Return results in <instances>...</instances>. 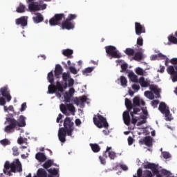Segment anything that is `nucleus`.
Listing matches in <instances>:
<instances>
[{"mask_svg":"<svg viewBox=\"0 0 177 177\" xmlns=\"http://www.w3.org/2000/svg\"><path fill=\"white\" fill-rule=\"evenodd\" d=\"M127 140L129 146H132V145H133V142L135 141V140H133V138L131 136L128 138Z\"/></svg>","mask_w":177,"mask_h":177,"instance_id":"nucleus-57","label":"nucleus"},{"mask_svg":"<svg viewBox=\"0 0 177 177\" xmlns=\"http://www.w3.org/2000/svg\"><path fill=\"white\" fill-rule=\"evenodd\" d=\"M159 111H169V107L165 102H160L158 108Z\"/></svg>","mask_w":177,"mask_h":177,"instance_id":"nucleus-29","label":"nucleus"},{"mask_svg":"<svg viewBox=\"0 0 177 177\" xmlns=\"http://www.w3.org/2000/svg\"><path fill=\"white\" fill-rule=\"evenodd\" d=\"M0 144L5 147L10 145V140H9V139L5 138L0 140Z\"/></svg>","mask_w":177,"mask_h":177,"instance_id":"nucleus-41","label":"nucleus"},{"mask_svg":"<svg viewBox=\"0 0 177 177\" xmlns=\"http://www.w3.org/2000/svg\"><path fill=\"white\" fill-rule=\"evenodd\" d=\"M12 154L15 156H19L20 152H19V148L17 147H12Z\"/></svg>","mask_w":177,"mask_h":177,"instance_id":"nucleus-48","label":"nucleus"},{"mask_svg":"<svg viewBox=\"0 0 177 177\" xmlns=\"http://www.w3.org/2000/svg\"><path fill=\"white\" fill-rule=\"evenodd\" d=\"M90 147L93 153H99L100 151V147L97 144H90Z\"/></svg>","mask_w":177,"mask_h":177,"instance_id":"nucleus-34","label":"nucleus"},{"mask_svg":"<svg viewBox=\"0 0 177 177\" xmlns=\"http://www.w3.org/2000/svg\"><path fill=\"white\" fill-rule=\"evenodd\" d=\"M124 104L128 111H131V110L132 109L134 110L133 103H132V101H131V100L125 98Z\"/></svg>","mask_w":177,"mask_h":177,"instance_id":"nucleus-24","label":"nucleus"},{"mask_svg":"<svg viewBox=\"0 0 177 177\" xmlns=\"http://www.w3.org/2000/svg\"><path fill=\"white\" fill-rule=\"evenodd\" d=\"M142 59L143 53H142L140 51L136 53L134 57H133V59L136 60V62H140V60H142Z\"/></svg>","mask_w":177,"mask_h":177,"instance_id":"nucleus-30","label":"nucleus"},{"mask_svg":"<svg viewBox=\"0 0 177 177\" xmlns=\"http://www.w3.org/2000/svg\"><path fill=\"white\" fill-rule=\"evenodd\" d=\"M122 115L125 125L129 127V125H131V115H129V111H124Z\"/></svg>","mask_w":177,"mask_h":177,"instance_id":"nucleus-18","label":"nucleus"},{"mask_svg":"<svg viewBox=\"0 0 177 177\" xmlns=\"http://www.w3.org/2000/svg\"><path fill=\"white\" fill-rule=\"evenodd\" d=\"M128 77L132 82H139V80L138 79V75L135 74L133 71L129 72L128 74Z\"/></svg>","mask_w":177,"mask_h":177,"instance_id":"nucleus-27","label":"nucleus"},{"mask_svg":"<svg viewBox=\"0 0 177 177\" xmlns=\"http://www.w3.org/2000/svg\"><path fill=\"white\" fill-rule=\"evenodd\" d=\"M39 4L35 3V2H32L28 5V9L30 12H37V10H40Z\"/></svg>","mask_w":177,"mask_h":177,"instance_id":"nucleus-20","label":"nucleus"},{"mask_svg":"<svg viewBox=\"0 0 177 177\" xmlns=\"http://www.w3.org/2000/svg\"><path fill=\"white\" fill-rule=\"evenodd\" d=\"M3 172L8 176H12V172L16 174V172H23V167L21 162L19 159H15L12 162L6 161L4 164V168Z\"/></svg>","mask_w":177,"mask_h":177,"instance_id":"nucleus-2","label":"nucleus"},{"mask_svg":"<svg viewBox=\"0 0 177 177\" xmlns=\"http://www.w3.org/2000/svg\"><path fill=\"white\" fill-rule=\"evenodd\" d=\"M16 11L17 13H24L26 12V6L20 3L19 6L17 8Z\"/></svg>","mask_w":177,"mask_h":177,"instance_id":"nucleus-37","label":"nucleus"},{"mask_svg":"<svg viewBox=\"0 0 177 177\" xmlns=\"http://www.w3.org/2000/svg\"><path fill=\"white\" fill-rule=\"evenodd\" d=\"M169 41L174 45H177V38L174 36H169L168 37Z\"/></svg>","mask_w":177,"mask_h":177,"instance_id":"nucleus-45","label":"nucleus"},{"mask_svg":"<svg viewBox=\"0 0 177 177\" xmlns=\"http://www.w3.org/2000/svg\"><path fill=\"white\" fill-rule=\"evenodd\" d=\"M6 104V100H5V98L3 97H0V106H5Z\"/></svg>","mask_w":177,"mask_h":177,"instance_id":"nucleus-60","label":"nucleus"},{"mask_svg":"<svg viewBox=\"0 0 177 177\" xmlns=\"http://www.w3.org/2000/svg\"><path fill=\"white\" fill-rule=\"evenodd\" d=\"M60 111H67V104H61L59 105Z\"/></svg>","mask_w":177,"mask_h":177,"instance_id":"nucleus-56","label":"nucleus"},{"mask_svg":"<svg viewBox=\"0 0 177 177\" xmlns=\"http://www.w3.org/2000/svg\"><path fill=\"white\" fill-rule=\"evenodd\" d=\"M120 84L122 86H124V88L127 87L128 84V80H127V77L124 76H120Z\"/></svg>","mask_w":177,"mask_h":177,"instance_id":"nucleus-39","label":"nucleus"},{"mask_svg":"<svg viewBox=\"0 0 177 177\" xmlns=\"http://www.w3.org/2000/svg\"><path fill=\"white\" fill-rule=\"evenodd\" d=\"M162 156L167 160L171 158V154H169V153L168 152H163Z\"/></svg>","mask_w":177,"mask_h":177,"instance_id":"nucleus-61","label":"nucleus"},{"mask_svg":"<svg viewBox=\"0 0 177 177\" xmlns=\"http://www.w3.org/2000/svg\"><path fill=\"white\" fill-rule=\"evenodd\" d=\"M99 160H100V162L102 164V165H106V158H102V156H99Z\"/></svg>","mask_w":177,"mask_h":177,"instance_id":"nucleus-63","label":"nucleus"},{"mask_svg":"<svg viewBox=\"0 0 177 177\" xmlns=\"http://www.w3.org/2000/svg\"><path fill=\"white\" fill-rule=\"evenodd\" d=\"M52 165H56L53 163V160L49 159L43 164L42 167L44 168V169H48V168H50Z\"/></svg>","mask_w":177,"mask_h":177,"instance_id":"nucleus-28","label":"nucleus"},{"mask_svg":"<svg viewBox=\"0 0 177 177\" xmlns=\"http://www.w3.org/2000/svg\"><path fill=\"white\" fill-rule=\"evenodd\" d=\"M0 93H1L3 97H5L7 102H10L12 100V95H10V90H9L8 86H5L1 88Z\"/></svg>","mask_w":177,"mask_h":177,"instance_id":"nucleus-11","label":"nucleus"},{"mask_svg":"<svg viewBox=\"0 0 177 177\" xmlns=\"http://www.w3.org/2000/svg\"><path fill=\"white\" fill-rule=\"evenodd\" d=\"M47 79L50 84L48 86V93L53 94L56 93V91L60 92V93H63V85L59 81H57L56 85L53 84L55 82V77L53 75V71H51L48 73Z\"/></svg>","mask_w":177,"mask_h":177,"instance_id":"nucleus-3","label":"nucleus"},{"mask_svg":"<svg viewBox=\"0 0 177 177\" xmlns=\"http://www.w3.org/2000/svg\"><path fill=\"white\" fill-rule=\"evenodd\" d=\"M73 53H74L73 50L68 48L63 50L62 51V55H64V56H66V57H71V55H73Z\"/></svg>","mask_w":177,"mask_h":177,"instance_id":"nucleus-35","label":"nucleus"},{"mask_svg":"<svg viewBox=\"0 0 177 177\" xmlns=\"http://www.w3.org/2000/svg\"><path fill=\"white\" fill-rule=\"evenodd\" d=\"M93 122L97 128H107L109 123L102 115L97 114L93 117Z\"/></svg>","mask_w":177,"mask_h":177,"instance_id":"nucleus-6","label":"nucleus"},{"mask_svg":"<svg viewBox=\"0 0 177 177\" xmlns=\"http://www.w3.org/2000/svg\"><path fill=\"white\" fill-rule=\"evenodd\" d=\"M172 77V81L173 82H177V72H176L174 74L171 75Z\"/></svg>","mask_w":177,"mask_h":177,"instance_id":"nucleus-64","label":"nucleus"},{"mask_svg":"<svg viewBox=\"0 0 177 177\" xmlns=\"http://www.w3.org/2000/svg\"><path fill=\"white\" fill-rule=\"evenodd\" d=\"M95 70V67H88L86 68L84 71H82L83 75H88L89 73H92Z\"/></svg>","mask_w":177,"mask_h":177,"instance_id":"nucleus-38","label":"nucleus"},{"mask_svg":"<svg viewBox=\"0 0 177 177\" xmlns=\"http://www.w3.org/2000/svg\"><path fill=\"white\" fill-rule=\"evenodd\" d=\"M6 120L9 125L4 128V132H6V133H12L15 132V128H16V124H17L16 120L12 118H6Z\"/></svg>","mask_w":177,"mask_h":177,"instance_id":"nucleus-8","label":"nucleus"},{"mask_svg":"<svg viewBox=\"0 0 177 177\" xmlns=\"http://www.w3.org/2000/svg\"><path fill=\"white\" fill-rule=\"evenodd\" d=\"M62 64H64V68H66V70L69 69L71 73L72 74H77V69L74 67V66H68L67 64H66L65 62H62Z\"/></svg>","mask_w":177,"mask_h":177,"instance_id":"nucleus-33","label":"nucleus"},{"mask_svg":"<svg viewBox=\"0 0 177 177\" xmlns=\"http://www.w3.org/2000/svg\"><path fill=\"white\" fill-rule=\"evenodd\" d=\"M155 165H156V164H154V163H147L144 165V168L145 169H151L152 168H154Z\"/></svg>","mask_w":177,"mask_h":177,"instance_id":"nucleus-50","label":"nucleus"},{"mask_svg":"<svg viewBox=\"0 0 177 177\" xmlns=\"http://www.w3.org/2000/svg\"><path fill=\"white\" fill-rule=\"evenodd\" d=\"M66 110L69 111H75V107L73 104H66Z\"/></svg>","mask_w":177,"mask_h":177,"instance_id":"nucleus-47","label":"nucleus"},{"mask_svg":"<svg viewBox=\"0 0 177 177\" xmlns=\"http://www.w3.org/2000/svg\"><path fill=\"white\" fill-rule=\"evenodd\" d=\"M62 80L65 82L64 86H62L63 92H64V89H67V86L71 88L74 85V79L71 78V75L68 73H62Z\"/></svg>","mask_w":177,"mask_h":177,"instance_id":"nucleus-7","label":"nucleus"},{"mask_svg":"<svg viewBox=\"0 0 177 177\" xmlns=\"http://www.w3.org/2000/svg\"><path fill=\"white\" fill-rule=\"evenodd\" d=\"M128 68V64H122L121 65V73H125L127 71V69Z\"/></svg>","mask_w":177,"mask_h":177,"instance_id":"nucleus-54","label":"nucleus"},{"mask_svg":"<svg viewBox=\"0 0 177 177\" xmlns=\"http://www.w3.org/2000/svg\"><path fill=\"white\" fill-rule=\"evenodd\" d=\"M77 19V15L75 14H70L68 16V18L66 19V20H68L69 21H71V20H74Z\"/></svg>","mask_w":177,"mask_h":177,"instance_id":"nucleus-52","label":"nucleus"},{"mask_svg":"<svg viewBox=\"0 0 177 177\" xmlns=\"http://www.w3.org/2000/svg\"><path fill=\"white\" fill-rule=\"evenodd\" d=\"M170 63H171V64H174V68L176 71L177 73V58H173L170 60Z\"/></svg>","mask_w":177,"mask_h":177,"instance_id":"nucleus-53","label":"nucleus"},{"mask_svg":"<svg viewBox=\"0 0 177 177\" xmlns=\"http://www.w3.org/2000/svg\"><path fill=\"white\" fill-rule=\"evenodd\" d=\"M145 96H146V97H147L148 99H150V100H153V99H154V94H153L151 91H145Z\"/></svg>","mask_w":177,"mask_h":177,"instance_id":"nucleus-40","label":"nucleus"},{"mask_svg":"<svg viewBox=\"0 0 177 177\" xmlns=\"http://www.w3.org/2000/svg\"><path fill=\"white\" fill-rule=\"evenodd\" d=\"M130 115L131 117V124L133 125H136L137 127H140L143 124L147 122V116L149 115V112L143 111L142 115L138 114V111L130 112Z\"/></svg>","mask_w":177,"mask_h":177,"instance_id":"nucleus-4","label":"nucleus"},{"mask_svg":"<svg viewBox=\"0 0 177 177\" xmlns=\"http://www.w3.org/2000/svg\"><path fill=\"white\" fill-rule=\"evenodd\" d=\"M140 145H145L147 147H151L153 146V138L150 136H146L139 140Z\"/></svg>","mask_w":177,"mask_h":177,"instance_id":"nucleus-14","label":"nucleus"},{"mask_svg":"<svg viewBox=\"0 0 177 177\" xmlns=\"http://www.w3.org/2000/svg\"><path fill=\"white\" fill-rule=\"evenodd\" d=\"M67 93H68L69 95H71V96H74V93H75V89H74V88H69Z\"/></svg>","mask_w":177,"mask_h":177,"instance_id":"nucleus-59","label":"nucleus"},{"mask_svg":"<svg viewBox=\"0 0 177 177\" xmlns=\"http://www.w3.org/2000/svg\"><path fill=\"white\" fill-rule=\"evenodd\" d=\"M62 30H73V28H74V24L71 21L66 19L62 23Z\"/></svg>","mask_w":177,"mask_h":177,"instance_id":"nucleus-15","label":"nucleus"},{"mask_svg":"<svg viewBox=\"0 0 177 177\" xmlns=\"http://www.w3.org/2000/svg\"><path fill=\"white\" fill-rule=\"evenodd\" d=\"M139 84L141 85L142 88H147L150 86V82L145 80L143 77H141L139 79Z\"/></svg>","mask_w":177,"mask_h":177,"instance_id":"nucleus-23","label":"nucleus"},{"mask_svg":"<svg viewBox=\"0 0 177 177\" xmlns=\"http://www.w3.org/2000/svg\"><path fill=\"white\" fill-rule=\"evenodd\" d=\"M86 100H88L86 95H82L79 97H76L74 99V102L77 106H80L82 109H84V107H85V102H86Z\"/></svg>","mask_w":177,"mask_h":177,"instance_id":"nucleus-12","label":"nucleus"},{"mask_svg":"<svg viewBox=\"0 0 177 177\" xmlns=\"http://www.w3.org/2000/svg\"><path fill=\"white\" fill-rule=\"evenodd\" d=\"M47 171L50 174L48 175H51L52 176H56L57 175V177H59V169L50 168L47 169Z\"/></svg>","mask_w":177,"mask_h":177,"instance_id":"nucleus-31","label":"nucleus"},{"mask_svg":"<svg viewBox=\"0 0 177 177\" xmlns=\"http://www.w3.org/2000/svg\"><path fill=\"white\" fill-rule=\"evenodd\" d=\"M64 102L66 103H70V102H71V97H73V95H71V94H68V93L65 92L64 95Z\"/></svg>","mask_w":177,"mask_h":177,"instance_id":"nucleus-36","label":"nucleus"},{"mask_svg":"<svg viewBox=\"0 0 177 177\" xmlns=\"http://www.w3.org/2000/svg\"><path fill=\"white\" fill-rule=\"evenodd\" d=\"M143 46V38L140 37L137 39V47Z\"/></svg>","mask_w":177,"mask_h":177,"instance_id":"nucleus-49","label":"nucleus"},{"mask_svg":"<svg viewBox=\"0 0 177 177\" xmlns=\"http://www.w3.org/2000/svg\"><path fill=\"white\" fill-rule=\"evenodd\" d=\"M35 158L37 160V161H39V162H44L46 161V156H45V153L41 152H38L35 155Z\"/></svg>","mask_w":177,"mask_h":177,"instance_id":"nucleus-21","label":"nucleus"},{"mask_svg":"<svg viewBox=\"0 0 177 177\" xmlns=\"http://www.w3.org/2000/svg\"><path fill=\"white\" fill-rule=\"evenodd\" d=\"M36 17H32L34 23L36 24H38V23H42V21H44V16H42V14L37 12L36 13Z\"/></svg>","mask_w":177,"mask_h":177,"instance_id":"nucleus-22","label":"nucleus"},{"mask_svg":"<svg viewBox=\"0 0 177 177\" xmlns=\"http://www.w3.org/2000/svg\"><path fill=\"white\" fill-rule=\"evenodd\" d=\"M142 175H143V171L141 168H139L137 170V175H134L133 177H142Z\"/></svg>","mask_w":177,"mask_h":177,"instance_id":"nucleus-55","label":"nucleus"},{"mask_svg":"<svg viewBox=\"0 0 177 177\" xmlns=\"http://www.w3.org/2000/svg\"><path fill=\"white\" fill-rule=\"evenodd\" d=\"M135 31L136 35H141L146 33V28L139 22L135 23Z\"/></svg>","mask_w":177,"mask_h":177,"instance_id":"nucleus-13","label":"nucleus"},{"mask_svg":"<svg viewBox=\"0 0 177 177\" xmlns=\"http://www.w3.org/2000/svg\"><path fill=\"white\" fill-rule=\"evenodd\" d=\"M27 17H21L16 19L15 23L17 26H21V27H26L27 26Z\"/></svg>","mask_w":177,"mask_h":177,"instance_id":"nucleus-16","label":"nucleus"},{"mask_svg":"<svg viewBox=\"0 0 177 177\" xmlns=\"http://www.w3.org/2000/svg\"><path fill=\"white\" fill-rule=\"evenodd\" d=\"M162 113L165 115L166 121H172L174 118L172 117V114L169 111H162Z\"/></svg>","mask_w":177,"mask_h":177,"instance_id":"nucleus-32","label":"nucleus"},{"mask_svg":"<svg viewBox=\"0 0 177 177\" xmlns=\"http://www.w3.org/2000/svg\"><path fill=\"white\" fill-rule=\"evenodd\" d=\"M54 73H55V78L57 79L60 78V75L63 74V68L62 67V66H60V64H57L55 66Z\"/></svg>","mask_w":177,"mask_h":177,"instance_id":"nucleus-17","label":"nucleus"},{"mask_svg":"<svg viewBox=\"0 0 177 177\" xmlns=\"http://www.w3.org/2000/svg\"><path fill=\"white\" fill-rule=\"evenodd\" d=\"M153 174H154V175H156L158 173H159L160 171H158V169H157V166H154L153 168L151 169Z\"/></svg>","mask_w":177,"mask_h":177,"instance_id":"nucleus-62","label":"nucleus"},{"mask_svg":"<svg viewBox=\"0 0 177 177\" xmlns=\"http://www.w3.org/2000/svg\"><path fill=\"white\" fill-rule=\"evenodd\" d=\"M149 89L151 91V92H153V93H155L156 97H160V90H158L157 86L154 84H151L149 86Z\"/></svg>","mask_w":177,"mask_h":177,"instance_id":"nucleus-26","label":"nucleus"},{"mask_svg":"<svg viewBox=\"0 0 177 177\" xmlns=\"http://www.w3.org/2000/svg\"><path fill=\"white\" fill-rule=\"evenodd\" d=\"M111 147H107L106 151L103 154V157H105V158H107V154L106 153H109V151H111Z\"/></svg>","mask_w":177,"mask_h":177,"instance_id":"nucleus-58","label":"nucleus"},{"mask_svg":"<svg viewBox=\"0 0 177 177\" xmlns=\"http://www.w3.org/2000/svg\"><path fill=\"white\" fill-rule=\"evenodd\" d=\"M124 53H126L127 56H133V55H135V50L133 48H126Z\"/></svg>","mask_w":177,"mask_h":177,"instance_id":"nucleus-42","label":"nucleus"},{"mask_svg":"<svg viewBox=\"0 0 177 177\" xmlns=\"http://www.w3.org/2000/svg\"><path fill=\"white\" fill-rule=\"evenodd\" d=\"M34 177H48V173L45 169L39 168L37 171V176H34Z\"/></svg>","mask_w":177,"mask_h":177,"instance_id":"nucleus-25","label":"nucleus"},{"mask_svg":"<svg viewBox=\"0 0 177 177\" xmlns=\"http://www.w3.org/2000/svg\"><path fill=\"white\" fill-rule=\"evenodd\" d=\"M136 73L138 74V75H145V73H146L145 71H143V69L140 67H138L136 69Z\"/></svg>","mask_w":177,"mask_h":177,"instance_id":"nucleus-44","label":"nucleus"},{"mask_svg":"<svg viewBox=\"0 0 177 177\" xmlns=\"http://www.w3.org/2000/svg\"><path fill=\"white\" fill-rule=\"evenodd\" d=\"M16 127H19L20 128H23L26 127V117L24 115H20L19 119L16 120Z\"/></svg>","mask_w":177,"mask_h":177,"instance_id":"nucleus-19","label":"nucleus"},{"mask_svg":"<svg viewBox=\"0 0 177 177\" xmlns=\"http://www.w3.org/2000/svg\"><path fill=\"white\" fill-rule=\"evenodd\" d=\"M74 132V122L69 117H66L64 120V127L59 128L58 131L59 140L62 143L66 142V136H73Z\"/></svg>","mask_w":177,"mask_h":177,"instance_id":"nucleus-1","label":"nucleus"},{"mask_svg":"<svg viewBox=\"0 0 177 177\" xmlns=\"http://www.w3.org/2000/svg\"><path fill=\"white\" fill-rule=\"evenodd\" d=\"M146 104V102L143 101L142 99H140L138 96H136L133 99V106L134 108V110L133 111H147V109H146V107H140V106H145Z\"/></svg>","mask_w":177,"mask_h":177,"instance_id":"nucleus-5","label":"nucleus"},{"mask_svg":"<svg viewBox=\"0 0 177 177\" xmlns=\"http://www.w3.org/2000/svg\"><path fill=\"white\" fill-rule=\"evenodd\" d=\"M63 19H64V14H55L54 17L49 20V24L50 26H59Z\"/></svg>","mask_w":177,"mask_h":177,"instance_id":"nucleus-10","label":"nucleus"},{"mask_svg":"<svg viewBox=\"0 0 177 177\" xmlns=\"http://www.w3.org/2000/svg\"><path fill=\"white\" fill-rule=\"evenodd\" d=\"M167 73L168 74H170V75H173L176 71H175V66H169L167 68Z\"/></svg>","mask_w":177,"mask_h":177,"instance_id":"nucleus-43","label":"nucleus"},{"mask_svg":"<svg viewBox=\"0 0 177 177\" xmlns=\"http://www.w3.org/2000/svg\"><path fill=\"white\" fill-rule=\"evenodd\" d=\"M106 53L107 55L113 57L114 59H120L121 57V54L117 50V48L113 46H107L105 47Z\"/></svg>","mask_w":177,"mask_h":177,"instance_id":"nucleus-9","label":"nucleus"},{"mask_svg":"<svg viewBox=\"0 0 177 177\" xmlns=\"http://www.w3.org/2000/svg\"><path fill=\"white\" fill-rule=\"evenodd\" d=\"M143 175L144 177H153V174L149 170H145Z\"/></svg>","mask_w":177,"mask_h":177,"instance_id":"nucleus-51","label":"nucleus"},{"mask_svg":"<svg viewBox=\"0 0 177 177\" xmlns=\"http://www.w3.org/2000/svg\"><path fill=\"white\" fill-rule=\"evenodd\" d=\"M108 157H109L111 160H114L115 157H117V155L115 152L111 151L108 152Z\"/></svg>","mask_w":177,"mask_h":177,"instance_id":"nucleus-46","label":"nucleus"}]
</instances>
